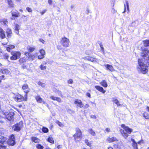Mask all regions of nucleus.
I'll return each mask as SVG.
<instances>
[{
    "label": "nucleus",
    "mask_w": 149,
    "mask_h": 149,
    "mask_svg": "<svg viewBox=\"0 0 149 149\" xmlns=\"http://www.w3.org/2000/svg\"><path fill=\"white\" fill-rule=\"evenodd\" d=\"M142 59H138V65L137 67V69L139 72L143 74H146L148 71V67L144 64Z\"/></svg>",
    "instance_id": "1"
},
{
    "label": "nucleus",
    "mask_w": 149,
    "mask_h": 149,
    "mask_svg": "<svg viewBox=\"0 0 149 149\" xmlns=\"http://www.w3.org/2000/svg\"><path fill=\"white\" fill-rule=\"evenodd\" d=\"M121 126L123 129V130L121 129L120 130V132L124 138L126 139L128 136V134L131 133L132 132V129L130 128L124 124L121 125Z\"/></svg>",
    "instance_id": "2"
},
{
    "label": "nucleus",
    "mask_w": 149,
    "mask_h": 149,
    "mask_svg": "<svg viewBox=\"0 0 149 149\" xmlns=\"http://www.w3.org/2000/svg\"><path fill=\"white\" fill-rule=\"evenodd\" d=\"M29 91V89H27L24 91L26 94L24 96H23L19 94L17 95L15 98V101L17 102H20L23 101H27V95L26 93H28Z\"/></svg>",
    "instance_id": "3"
},
{
    "label": "nucleus",
    "mask_w": 149,
    "mask_h": 149,
    "mask_svg": "<svg viewBox=\"0 0 149 149\" xmlns=\"http://www.w3.org/2000/svg\"><path fill=\"white\" fill-rule=\"evenodd\" d=\"M141 56L143 58H142V60L144 61L146 63L147 62L149 63V50L145 49L143 51L141 54Z\"/></svg>",
    "instance_id": "4"
},
{
    "label": "nucleus",
    "mask_w": 149,
    "mask_h": 149,
    "mask_svg": "<svg viewBox=\"0 0 149 149\" xmlns=\"http://www.w3.org/2000/svg\"><path fill=\"white\" fill-rule=\"evenodd\" d=\"M70 40L69 39L65 37H64L61 39L60 43L63 47H68L70 46Z\"/></svg>",
    "instance_id": "5"
},
{
    "label": "nucleus",
    "mask_w": 149,
    "mask_h": 149,
    "mask_svg": "<svg viewBox=\"0 0 149 149\" xmlns=\"http://www.w3.org/2000/svg\"><path fill=\"white\" fill-rule=\"evenodd\" d=\"M73 136L75 141L77 142L79 141L80 139L82 137L81 132L79 128L76 129V133L74 134Z\"/></svg>",
    "instance_id": "6"
},
{
    "label": "nucleus",
    "mask_w": 149,
    "mask_h": 149,
    "mask_svg": "<svg viewBox=\"0 0 149 149\" xmlns=\"http://www.w3.org/2000/svg\"><path fill=\"white\" fill-rule=\"evenodd\" d=\"M11 54L12 55L10 57V59L12 60H15L20 58L21 53L19 51H13L11 52Z\"/></svg>",
    "instance_id": "7"
},
{
    "label": "nucleus",
    "mask_w": 149,
    "mask_h": 149,
    "mask_svg": "<svg viewBox=\"0 0 149 149\" xmlns=\"http://www.w3.org/2000/svg\"><path fill=\"white\" fill-rule=\"evenodd\" d=\"M23 126V122L22 121H20L19 123H17L13 125L12 129L15 131H19L21 129Z\"/></svg>",
    "instance_id": "8"
},
{
    "label": "nucleus",
    "mask_w": 149,
    "mask_h": 149,
    "mask_svg": "<svg viewBox=\"0 0 149 149\" xmlns=\"http://www.w3.org/2000/svg\"><path fill=\"white\" fill-rule=\"evenodd\" d=\"M6 139L5 137H2L0 139V149H6V146L5 145Z\"/></svg>",
    "instance_id": "9"
},
{
    "label": "nucleus",
    "mask_w": 149,
    "mask_h": 149,
    "mask_svg": "<svg viewBox=\"0 0 149 149\" xmlns=\"http://www.w3.org/2000/svg\"><path fill=\"white\" fill-rule=\"evenodd\" d=\"M15 138L14 135H11L7 141L8 144L10 145L13 146L15 143Z\"/></svg>",
    "instance_id": "10"
},
{
    "label": "nucleus",
    "mask_w": 149,
    "mask_h": 149,
    "mask_svg": "<svg viewBox=\"0 0 149 149\" xmlns=\"http://www.w3.org/2000/svg\"><path fill=\"white\" fill-rule=\"evenodd\" d=\"M84 59L85 60L91 61L94 63L96 62L98 60L96 58L90 56L85 57L84 58Z\"/></svg>",
    "instance_id": "11"
},
{
    "label": "nucleus",
    "mask_w": 149,
    "mask_h": 149,
    "mask_svg": "<svg viewBox=\"0 0 149 149\" xmlns=\"http://www.w3.org/2000/svg\"><path fill=\"white\" fill-rule=\"evenodd\" d=\"M39 52L40 54L39 55L38 57V59H42L45 57V52L44 49H42L39 50Z\"/></svg>",
    "instance_id": "12"
},
{
    "label": "nucleus",
    "mask_w": 149,
    "mask_h": 149,
    "mask_svg": "<svg viewBox=\"0 0 149 149\" xmlns=\"http://www.w3.org/2000/svg\"><path fill=\"white\" fill-rule=\"evenodd\" d=\"M36 99L38 103H43V104H46L47 107H48V104L46 103L41 98L40 96H36Z\"/></svg>",
    "instance_id": "13"
},
{
    "label": "nucleus",
    "mask_w": 149,
    "mask_h": 149,
    "mask_svg": "<svg viewBox=\"0 0 149 149\" xmlns=\"http://www.w3.org/2000/svg\"><path fill=\"white\" fill-rule=\"evenodd\" d=\"M74 103L76 104L77 106L81 108L83 107L84 104H83L81 101L80 100L76 99L74 101Z\"/></svg>",
    "instance_id": "14"
},
{
    "label": "nucleus",
    "mask_w": 149,
    "mask_h": 149,
    "mask_svg": "<svg viewBox=\"0 0 149 149\" xmlns=\"http://www.w3.org/2000/svg\"><path fill=\"white\" fill-rule=\"evenodd\" d=\"M14 113L11 112L9 113L7 115H6V118L9 121H10L13 118Z\"/></svg>",
    "instance_id": "15"
},
{
    "label": "nucleus",
    "mask_w": 149,
    "mask_h": 149,
    "mask_svg": "<svg viewBox=\"0 0 149 149\" xmlns=\"http://www.w3.org/2000/svg\"><path fill=\"white\" fill-rule=\"evenodd\" d=\"M105 66L106 68V70H109L111 72H113L115 71L114 68L111 65L107 64L105 65Z\"/></svg>",
    "instance_id": "16"
},
{
    "label": "nucleus",
    "mask_w": 149,
    "mask_h": 149,
    "mask_svg": "<svg viewBox=\"0 0 149 149\" xmlns=\"http://www.w3.org/2000/svg\"><path fill=\"white\" fill-rule=\"evenodd\" d=\"M107 141L109 143H111L114 141H118V140L116 137H108Z\"/></svg>",
    "instance_id": "17"
},
{
    "label": "nucleus",
    "mask_w": 149,
    "mask_h": 149,
    "mask_svg": "<svg viewBox=\"0 0 149 149\" xmlns=\"http://www.w3.org/2000/svg\"><path fill=\"white\" fill-rule=\"evenodd\" d=\"M0 72L3 74H6V75L10 74V72L8 69H0Z\"/></svg>",
    "instance_id": "18"
},
{
    "label": "nucleus",
    "mask_w": 149,
    "mask_h": 149,
    "mask_svg": "<svg viewBox=\"0 0 149 149\" xmlns=\"http://www.w3.org/2000/svg\"><path fill=\"white\" fill-rule=\"evenodd\" d=\"M12 19H14L15 18H14V17H18L19 15V13H18L17 11H13L12 12Z\"/></svg>",
    "instance_id": "19"
},
{
    "label": "nucleus",
    "mask_w": 149,
    "mask_h": 149,
    "mask_svg": "<svg viewBox=\"0 0 149 149\" xmlns=\"http://www.w3.org/2000/svg\"><path fill=\"white\" fill-rule=\"evenodd\" d=\"M95 88L99 91L102 93H105L106 91L104 90L103 88L99 86H95Z\"/></svg>",
    "instance_id": "20"
},
{
    "label": "nucleus",
    "mask_w": 149,
    "mask_h": 149,
    "mask_svg": "<svg viewBox=\"0 0 149 149\" xmlns=\"http://www.w3.org/2000/svg\"><path fill=\"white\" fill-rule=\"evenodd\" d=\"M5 37L4 31L0 27V37L2 39H3L5 38Z\"/></svg>",
    "instance_id": "21"
},
{
    "label": "nucleus",
    "mask_w": 149,
    "mask_h": 149,
    "mask_svg": "<svg viewBox=\"0 0 149 149\" xmlns=\"http://www.w3.org/2000/svg\"><path fill=\"white\" fill-rule=\"evenodd\" d=\"M112 101L116 104L117 107H119L121 106V104H120L119 100L115 98H113L112 99Z\"/></svg>",
    "instance_id": "22"
},
{
    "label": "nucleus",
    "mask_w": 149,
    "mask_h": 149,
    "mask_svg": "<svg viewBox=\"0 0 149 149\" xmlns=\"http://www.w3.org/2000/svg\"><path fill=\"white\" fill-rule=\"evenodd\" d=\"M6 32L7 34V36L8 38L11 37L12 34V32L10 29L8 28L6 30Z\"/></svg>",
    "instance_id": "23"
},
{
    "label": "nucleus",
    "mask_w": 149,
    "mask_h": 149,
    "mask_svg": "<svg viewBox=\"0 0 149 149\" xmlns=\"http://www.w3.org/2000/svg\"><path fill=\"white\" fill-rule=\"evenodd\" d=\"M50 98L54 100H56L59 102H60L61 101V99L60 98L52 96L50 97Z\"/></svg>",
    "instance_id": "24"
},
{
    "label": "nucleus",
    "mask_w": 149,
    "mask_h": 149,
    "mask_svg": "<svg viewBox=\"0 0 149 149\" xmlns=\"http://www.w3.org/2000/svg\"><path fill=\"white\" fill-rule=\"evenodd\" d=\"M31 141L35 143H39L40 140L38 138L35 137H32L31 138Z\"/></svg>",
    "instance_id": "25"
},
{
    "label": "nucleus",
    "mask_w": 149,
    "mask_h": 149,
    "mask_svg": "<svg viewBox=\"0 0 149 149\" xmlns=\"http://www.w3.org/2000/svg\"><path fill=\"white\" fill-rule=\"evenodd\" d=\"M7 3L10 7L13 8L14 6V4L12 0H7Z\"/></svg>",
    "instance_id": "26"
},
{
    "label": "nucleus",
    "mask_w": 149,
    "mask_h": 149,
    "mask_svg": "<svg viewBox=\"0 0 149 149\" xmlns=\"http://www.w3.org/2000/svg\"><path fill=\"white\" fill-rule=\"evenodd\" d=\"M100 84L104 88H106L108 86V85L105 80H103L102 81L100 82Z\"/></svg>",
    "instance_id": "27"
},
{
    "label": "nucleus",
    "mask_w": 149,
    "mask_h": 149,
    "mask_svg": "<svg viewBox=\"0 0 149 149\" xmlns=\"http://www.w3.org/2000/svg\"><path fill=\"white\" fill-rule=\"evenodd\" d=\"M19 25L17 24H15V32L17 34H19Z\"/></svg>",
    "instance_id": "28"
},
{
    "label": "nucleus",
    "mask_w": 149,
    "mask_h": 149,
    "mask_svg": "<svg viewBox=\"0 0 149 149\" xmlns=\"http://www.w3.org/2000/svg\"><path fill=\"white\" fill-rule=\"evenodd\" d=\"M26 61V58L24 57L21 58L19 60V62L21 64H22Z\"/></svg>",
    "instance_id": "29"
},
{
    "label": "nucleus",
    "mask_w": 149,
    "mask_h": 149,
    "mask_svg": "<svg viewBox=\"0 0 149 149\" xmlns=\"http://www.w3.org/2000/svg\"><path fill=\"white\" fill-rule=\"evenodd\" d=\"M25 54L29 59L33 60V59L32 58L33 57V55L32 54H31L28 52H26L25 53Z\"/></svg>",
    "instance_id": "30"
},
{
    "label": "nucleus",
    "mask_w": 149,
    "mask_h": 149,
    "mask_svg": "<svg viewBox=\"0 0 149 149\" xmlns=\"http://www.w3.org/2000/svg\"><path fill=\"white\" fill-rule=\"evenodd\" d=\"M15 46L13 45H8L6 48V50L8 52H10V49H12L15 48Z\"/></svg>",
    "instance_id": "31"
},
{
    "label": "nucleus",
    "mask_w": 149,
    "mask_h": 149,
    "mask_svg": "<svg viewBox=\"0 0 149 149\" xmlns=\"http://www.w3.org/2000/svg\"><path fill=\"white\" fill-rule=\"evenodd\" d=\"M143 42L145 47L149 46V40H144L143 41Z\"/></svg>",
    "instance_id": "32"
},
{
    "label": "nucleus",
    "mask_w": 149,
    "mask_h": 149,
    "mask_svg": "<svg viewBox=\"0 0 149 149\" xmlns=\"http://www.w3.org/2000/svg\"><path fill=\"white\" fill-rule=\"evenodd\" d=\"M0 22L2 24L6 25L8 23V22L6 19H1L0 20Z\"/></svg>",
    "instance_id": "33"
},
{
    "label": "nucleus",
    "mask_w": 149,
    "mask_h": 149,
    "mask_svg": "<svg viewBox=\"0 0 149 149\" xmlns=\"http://www.w3.org/2000/svg\"><path fill=\"white\" fill-rule=\"evenodd\" d=\"M143 116L146 119H149V114L146 112L143 113Z\"/></svg>",
    "instance_id": "34"
},
{
    "label": "nucleus",
    "mask_w": 149,
    "mask_h": 149,
    "mask_svg": "<svg viewBox=\"0 0 149 149\" xmlns=\"http://www.w3.org/2000/svg\"><path fill=\"white\" fill-rule=\"evenodd\" d=\"M89 133L93 136H95V133L94 131L92 129H90L88 130Z\"/></svg>",
    "instance_id": "35"
},
{
    "label": "nucleus",
    "mask_w": 149,
    "mask_h": 149,
    "mask_svg": "<svg viewBox=\"0 0 149 149\" xmlns=\"http://www.w3.org/2000/svg\"><path fill=\"white\" fill-rule=\"evenodd\" d=\"M55 123L58 124L60 127H63L64 126V125L61 122L58 120H56L55 121Z\"/></svg>",
    "instance_id": "36"
},
{
    "label": "nucleus",
    "mask_w": 149,
    "mask_h": 149,
    "mask_svg": "<svg viewBox=\"0 0 149 149\" xmlns=\"http://www.w3.org/2000/svg\"><path fill=\"white\" fill-rule=\"evenodd\" d=\"M28 50L30 52H32L35 49V47H29L27 48Z\"/></svg>",
    "instance_id": "37"
},
{
    "label": "nucleus",
    "mask_w": 149,
    "mask_h": 149,
    "mask_svg": "<svg viewBox=\"0 0 149 149\" xmlns=\"http://www.w3.org/2000/svg\"><path fill=\"white\" fill-rule=\"evenodd\" d=\"M47 141L49 142L52 143H54V141L53 140V139L52 137H49L47 139Z\"/></svg>",
    "instance_id": "38"
},
{
    "label": "nucleus",
    "mask_w": 149,
    "mask_h": 149,
    "mask_svg": "<svg viewBox=\"0 0 149 149\" xmlns=\"http://www.w3.org/2000/svg\"><path fill=\"white\" fill-rule=\"evenodd\" d=\"M22 88L23 90H26L28 88V86L26 84H24L22 86Z\"/></svg>",
    "instance_id": "39"
},
{
    "label": "nucleus",
    "mask_w": 149,
    "mask_h": 149,
    "mask_svg": "<svg viewBox=\"0 0 149 149\" xmlns=\"http://www.w3.org/2000/svg\"><path fill=\"white\" fill-rule=\"evenodd\" d=\"M38 85L41 86L42 87L44 88L45 87V83L39 81L38 82Z\"/></svg>",
    "instance_id": "40"
},
{
    "label": "nucleus",
    "mask_w": 149,
    "mask_h": 149,
    "mask_svg": "<svg viewBox=\"0 0 149 149\" xmlns=\"http://www.w3.org/2000/svg\"><path fill=\"white\" fill-rule=\"evenodd\" d=\"M44 147L40 144H37L36 145V148L38 149H43Z\"/></svg>",
    "instance_id": "41"
},
{
    "label": "nucleus",
    "mask_w": 149,
    "mask_h": 149,
    "mask_svg": "<svg viewBox=\"0 0 149 149\" xmlns=\"http://www.w3.org/2000/svg\"><path fill=\"white\" fill-rule=\"evenodd\" d=\"M42 131L44 133H47L48 132V129L45 127H43L42 129Z\"/></svg>",
    "instance_id": "42"
},
{
    "label": "nucleus",
    "mask_w": 149,
    "mask_h": 149,
    "mask_svg": "<svg viewBox=\"0 0 149 149\" xmlns=\"http://www.w3.org/2000/svg\"><path fill=\"white\" fill-rule=\"evenodd\" d=\"M132 146L134 148V149H138L137 148V144L136 142H134L132 143Z\"/></svg>",
    "instance_id": "43"
},
{
    "label": "nucleus",
    "mask_w": 149,
    "mask_h": 149,
    "mask_svg": "<svg viewBox=\"0 0 149 149\" xmlns=\"http://www.w3.org/2000/svg\"><path fill=\"white\" fill-rule=\"evenodd\" d=\"M40 68L42 70H45L46 68V66L43 65L42 64H41L40 66Z\"/></svg>",
    "instance_id": "44"
},
{
    "label": "nucleus",
    "mask_w": 149,
    "mask_h": 149,
    "mask_svg": "<svg viewBox=\"0 0 149 149\" xmlns=\"http://www.w3.org/2000/svg\"><path fill=\"white\" fill-rule=\"evenodd\" d=\"M126 6H127V11H128L127 13H129V11H130V10H129V3H128V1H126Z\"/></svg>",
    "instance_id": "45"
},
{
    "label": "nucleus",
    "mask_w": 149,
    "mask_h": 149,
    "mask_svg": "<svg viewBox=\"0 0 149 149\" xmlns=\"http://www.w3.org/2000/svg\"><path fill=\"white\" fill-rule=\"evenodd\" d=\"M39 41L42 43L43 44H45V41L42 38H40L39 39Z\"/></svg>",
    "instance_id": "46"
},
{
    "label": "nucleus",
    "mask_w": 149,
    "mask_h": 149,
    "mask_svg": "<svg viewBox=\"0 0 149 149\" xmlns=\"http://www.w3.org/2000/svg\"><path fill=\"white\" fill-rule=\"evenodd\" d=\"M26 9L29 12H31L32 11V9L29 7H26Z\"/></svg>",
    "instance_id": "47"
},
{
    "label": "nucleus",
    "mask_w": 149,
    "mask_h": 149,
    "mask_svg": "<svg viewBox=\"0 0 149 149\" xmlns=\"http://www.w3.org/2000/svg\"><path fill=\"white\" fill-rule=\"evenodd\" d=\"M68 83L69 84H72L73 83V80L72 79H70L68 81Z\"/></svg>",
    "instance_id": "48"
},
{
    "label": "nucleus",
    "mask_w": 149,
    "mask_h": 149,
    "mask_svg": "<svg viewBox=\"0 0 149 149\" xmlns=\"http://www.w3.org/2000/svg\"><path fill=\"white\" fill-rule=\"evenodd\" d=\"M9 56L8 54H5L4 55V58L6 59H7L8 58Z\"/></svg>",
    "instance_id": "49"
},
{
    "label": "nucleus",
    "mask_w": 149,
    "mask_h": 149,
    "mask_svg": "<svg viewBox=\"0 0 149 149\" xmlns=\"http://www.w3.org/2000/svg\"><path fill=\"white\" fill-rule=\"evenodd\" d=\"M105 131L107 132H110V129L108 128H106L105 129Z\"/></svg>",
    "instance_id": "50"
},
{
    "label": "nucleus",
    "mask_w": 149,
    "mask_h": 149,
    "mask_svg": "<svg viewBox=\"0 0 149 149\" xmlns=\"http://www.w3.org/2000/svg\"><path fill=\"white\" fill-rule=\"evenodd\" d=\"M62 148V146L61 145H58L57 147V148L58 149H61Z\"/></svg>",
    "instance_id": "51"
},
{
    "label": "nucleus",
    "mask_w": 149,
    "mask_h": 149,
    "mask_svg": "<svg viewBox=\"0 0 149 149\" xmlns=\"http://www.w3.org/2000/svg\"><path fill=\"white\" fill-rule=\"evenodd\" d=\"M46 10H43V11L41 12L40 13L42 15L46 12Z\"/></svg>",
    "instance_id": "52"
},
{
    "label": "nucleus",
    "mask_w": 149,
    "mask_h": 149,
    "mask_svg": "<svg viewBox=\"0 0 149 149\" xmlns=\"http://www.w3.org/2000/svg\"><path fill=\"white\" fill-rule=\"evenodd\" d=\"M91 117L92 118H94V119H96V116L94 115H91Z\"/></svg>",
    "instance_id": "53"
},
{
    "label": "nucleus",
    "mask_w": 149,
    "mask_h": 149,
    "mask_svg": "<svg viewBox=\"0 0 149 149\" xmlns=\"http://www.w3.org/2000/svg\"><path fill=\"white\" fill-rule=\"evenodd\" d=\"M52 0H48V3L50 4L51 5L52 4Z\"/></svg>",
    "instance_id": "54"
},
{
    "label": "nucleus",
    "mask_w": 149,
    "mask_h": 149,
    "mask_svg": "<svg viewBox=\"0 0 149 149\" xmlns=\"http://www.w3.org/2000/svg\"><path fill=\"white\" fill-rule=\"evenodd\" d=\"M86 95L87 96L89 97H91V95L89 93H87L86 94Z\"/></svg>",
    "instance_id": "55"
},
{
    "label": "nucleus",
    "mask_w": 149,
    "mask_h": 149,
    "mask_svg": "<svg viewBox=\"0 0 149 149\" xmlns=\"http://www.w3.org/2000/svg\"><path fill=\"white\" fill-rule=\"evenodd\" d=\"M86 145L89 146H91V142H88L87 143Z\"/></svg>",
    "instance_id": "56"
},
{
    "label": "nucleus",
    "mask_w": 149,
    "mask_h": 149,
    "mask_svg": "<svg viewBox=\"0 0 149 149\" xmlns=\"http://www.w3.org/2000/svg\"><path fill=\"white\" fill-rule=\"evenodd\" d=\"M55 92L56 93H58V94H61V91L58 90H56Z\"/></svg>",
    "instance_id": "57"
},
{
    "label": "nucleus",
    "mask_w": 149,
    "mask_h": 149,
    "mask_svg": "<svg viewBox=\"0 0 149 149\" xmlns=\"http://www.w3.org/2000/svg\"><path fill=\"white\" fill-rule=\"evenodd\" d=\"M57 48L58 49H61V47L60 46L58 45L57 46Z\"/></svg>",
    "instance_id": "58"
},
{
    "label": "nucleus",
    "mask_w": 149,
    "mask_h": 149,
    "mask_svg": "<svg viewBox=\"0 0 149 149\" xmlns=\"http://www.w3.org/2000/svg\"><path fill=\"white\" fill-rule=\"evenodd\" d=\"M89 106L88 104H86V105H85L84 107L86 108H87L88 107H89Z\"/></svg>",
    "instance_id": "59"
},
{
    "label": "nucleus",
    "mask_w": 149,
    "mask_h": 149,
    "mask_svg": "<svg viewBox=\"0 0 149 149\" xmlns=\"http://www.w3.org/2000/svg\"><path fill=\"white\" fill-rule=\"evenodd\" d=\"M125 11H126V6H125V4L124 5V10L123 12V13H125Z\"/></svg>",
    "instance_id": "60"
},
{
    "label": "nucleus",
    "mask_w": 149,
    "mask_h": 149,
    "mask_svg": "<svg viewBox=\"0 0 149 149\" xmlns=\"http://www.w3.org/2000/svg\"><path fill=\"white\" fill-rule=\"evenodd\" d=\"M84 142L86 144L88 142V140L87 139H85L84 141Z\"/></svg>",
    "instance_id": "61"
},
{
    "label": "nucleus",
    "mask_w": 149,
    "mask_h": 149,
    "mask_svg": "<svg viewBox=\"0 0 149 149\" xmlns=\"http://www.w3.org/2000/svg\"><path fill=\"white\" fill-rule=\"evenodd\" d=\"M4 75H2L1 76H0V78H1L2 79L4 77Z\"/></svg>",
    "instance_id": "62"
},
{
    "label": "nucleus",
    "mask_w": 149,
    "mask_h": 149,
    "mask_svg": "<svg viewBox=\"0 0 149 149\" xmlns=\"http://www.w3.org/2000/svg\"><path fill=\"white\" fill-rule=\"evenodd\" d=\"M132 26H134L135 25V22H133L132 23Z\"/></svg>",
    "instance_id": "63"
},
{
    "label": "nucleus",
    "mask_w": 149,
    "mask_h": 149,
    "mask_svg": "<svg viewBox=\"0 0 149 149\" xmlns=\"http://www.w3.org/2000/svg\"><path fill=\"white\" fill-rule=\"evenodd\" d=\"M146 109L148 110V111L149 112V107L148 106H147L146 107Z\"/></svg>",
    "instance_id": "64"
}]
</instances>
